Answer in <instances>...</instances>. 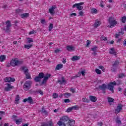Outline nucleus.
<instances>
[{
    "instance_id": "b1692460",
    "label": "nucleus",
    "mask_w": 126,
    "mask_h": 126,
    "mask_svg": "<svg viewBox=\"0 0 126 126\" xmlns=\"http://www.w3.org/2000/svg\"><path fill=\"white\" fill-rule=\"evenodd\" d=\"M63 66V64H58L56 66L55 68L56 70H60V69H61V68Z\"/></svg>"
},
{
    "instance_id": "f8f14e48",
    "label": "nucleus",
    "mask_w": 126,
    "mask_h": 126,
    "mask_svg": "<svg viewBox=\"0 0 126 126\" xmlns=\"http://www.w3.org/2000/svg\"><path fill=\"white\" fill-rule=\"evenodd\" d=\"M61 79L62 80H59L57 81V82L59 83L60 85H62V84H66V80H65V79L64 77H62Z\"/></svg>"
},
{
    "instance_id": "39448f33",
    "label": "nucleus",
    "mask_w": 126,
    "mask_h": 126,
    "mask_svg": "<svg viewBox=\"0 0 126 126\" xmlns=\"http://www.w3.org/2000/svg\"><path fill=\"white\" fill-rule=\"evenodd\" d=\"M6 28L3 29V30L6 32V33H9L10 32V27H11V23L10 21L8 20L6 22Z\"/></svg>"
},
{
    "instance_id": "7c9ffc66",
    "label": "nucleus",
    "mask_w": 126,
    "mask_h": 126,
    "mask_svg": "<svg viewBox=\"0 0 126 126\" xmlns=\"http://www.w3.org/2000/svg\"><path fill=\"white\" fill-rule=\"evenodd\" d=\"M25 75H26V79H32V78H31V75H30V73H29V72L27 73L26 74H25Z\"/></svg>"
},
{
    "instance_id": "20e7f679",
    "label": "nucleus",
    "mask_w": 126,
    "mask_h": 126,
    "mask_svg": "<svg viewBox=\"0 0 126 126\" xmlns=\"http://www.w3.org/2000/svg\"><path fill=\"white\" fill-rule=\"evenodd\" d=\"M32 81H27L25 82L24 85V89L25 91H28L30 88H31V85H32Z\"/></svg>"
},
{
    "instance_id": "5701e85b",
    "label": "nucleus",
    "mask_w": 126,
    "mask_h": 126,
    "mask_svg": "<svg viewBox=\"0 0 126 126\" xmlns=\"http://www.w3.org/2000/svg\"><path fill=\"white\" fill-rule=\"evenodd\" d=\"M6 60V56L5 55H1L0 56V62L2 63V62H4Z\"/></svg>"
},
{
    "instance_id": "e433bc0d",
    "label": "nucleus",
    "mask_w": 126,
    "mask_h": 126,
    "mask_svg": "<svg viewBox=\"0 0 126 126\" xmlns=\"http://www.w3.org/2000/svg\"><path fill=\"white\" fill-rule=\"evenodd\" d=\"M126 21V16H124L122 17L121 22H122V23H125Z\"/></svg>"
},
{
    "instance_id": "6ab92c4d",
    "label": "nucleus",
    "mask_w": 126,
    "mask_h": 126,
    "mask_svg": "<svg viewBox=\"0 0 126 126\" xmlns=\"http://www.w3.org/2000/svg\"><path fill=\"white\" fill-rule=\"evenodd\" d=\"M24 62L23 60H19L17 58L16 59V64L17 65V66L18 65H21V64H23Z\"/></svg>"
},
{
    "instance_id": "a211bd4d",
    "label": "nucleus",
    "mask_w": 126,
    "mask_h": 126,
    "mask_svg": "<svg viewBox=\"0 0 126 126\" xmlns=\"http://www.w3.org/2000/svg\"><path fill=\"white\" fill-rule=\"evenodd\" d=\"M72 7V8H75V7H76V8H77V9H78V10H82V9H83V6H78L77 5H73Z\"/></svg>"
},
{
    "instance_id": "5fc2aeb1",
    "label": "nucleus",
    "mask_w": 126,
    "mask_h": 126,
    "mask_svg": "<svg viewBox=\"0 0 126 126\" xmlns=\"http://www.w3.org/2000/svg\"><path fill=\"white\" fill-rule=\"evenodd\" d=\"M35 33H37L35 31H31L29 33V35H32V34H35Z\"/></svg>"
},
{
    "instance_id": "0e129e2a",
    "label": "nucleus",
    "mask_w": 126,
    "mask_h": 126,
    "mask_svg": "<svg viewBox=\"0 0 126 126\" xmlns=\"http://www.w3.org/2000/svg\"><path fill=\"white\" fill-rule=\"evenodd\" d=\"M84 13L82 11H81L79 12V15L80 16H83Z\"/></svg>"
},
{
    "instance_id": "864d4df0",
    "label": "nucleus",
    "mask_w": 126,
    "mask_h": 126,
    "mask_svg": "<svg viewBox=\"0 0 126 126\" xmlns=\"http://www.w3.org/2000/svg\"><path fill=\"white\" fill-rule=\"evenodd\" d=\"M91 44V41L89 40H88L87 41V44L86 45V47H89V44Z\"/></svg>"
},
{
    "instance_id": "de8ad7c7",
    "label": "nucleus",
    "mask_w": 126,
    "mask_h": 126,
    "mask_svg": "<svg viewBox=\"0 0 126 126\" xmlns=\"http://www.w3.org/2000/svg\"><path fill=\"white\" fill-rule=\"evenodd\" d=\"M97 9H96L95 8H92V10H91V12L92 13H97Z\"/></svg>"
},
{
    "instance_id": "c756f323",
    "label": "nucleus",
    "mask_w": 126,
    "mask_h": 126,
    "mask_svg": "<svg viewBox=\"0 0 126 126\" xmlns=\"http://www.w3.org/2000/svg\"><path fill=\"white\" fill-rule=\"evenodd\" d=\"M100 25H101V23H100V22L98 21L95 22V23L94 24V26L96 28H97V27H99Z\"/></svg>"
},
{
    "instance_id": "cd10ccee",
    "label": "nucleus",
    "mask_w": 126,
    "mask_h": 126,
    "mask_svg": "<svg viewBox=\"0 0 126 126\" xmlns=\"http://www.w3.org/2000/svg\"><path fill=\"white\" fill-rule=\"evenodd\" d=\"M33 46V45L32 44H29L28 45H24L25 49H27L28 50H29L31 48H32Z\"/></svg>"
},
{
    "instance_id": "2eb2a0df",
    "label": "nucleus",
    "mask_w": 126,
    "mask_h": 126,
    "mask_svg": "<svg viewBox=\"0 0 126 126\" xmlns=\"http://www.w3.org/2000/svg\"><path fill=\"white\" fill-rule=\"evenodd\" d=\"M21 69L23 70L24 74H26V73H28V72H29V69H28L26 66H22Z\"/></svg>"
},
{
    "instance_id": "4468645a",
    "label": "nucleus",
    "mask_w": 126,
    "mask_h": 126,
    "mask_svg": "<svg viewBox=\"0 0 126 126\" xmlns=\"http://www.w3.org/2000/svg\"><path fill=\"white\" fill-rule=\"evenodd\" d=\"M66 50L68 52H72L74 51L75 48L73 46L68 45L66 46Z\"/></svg>"
},
{
    "instance_id": "a19ab883",
    "label": "nucleus",
    "mask_w": 126,
    "mask_h": 126,
    "mask_svg": "<svg viewBox=\"0 0 126 126\" xmlns=\"http://www.w3.org/2000/svg\"><path fill=\"white\" fill-rule=\"evenodd\" d=\"M71 107H72V110H79V107H78V106L77 105L73 106H72Z\"/></svg>"
},
{
    "instance_id": "69168bd1",
    "label": "nucleus",
    "mask_w": 126,
    "mask_h": 126,
    "mask_svg": "<svg viewBox=\"0 0 126 126\" xmlns=\"http://www.w3.org/2000/svg\"><path fill=\"white\" fill-rule=\"evenodd\" d=\"M100 5L101 7H104V2L103 1H101Z\"/></svg>"
},
{
    "instance_id": "bb28decb",
    "label": "nucleus",
    "mask_w": 126,
    "mask_h": 126,
    "mask_svg": "<svg viewBox=\"0 0 126 126\" xmlns=\"http://www.w3.org/2000/svg\"><path fill=\"white\" fill-rule=\"evenodd\" d=\"M118 64H120V62H119L118 60H116L114 62V63L112 64V66L113 67H117Z\"/></svg>"
},
{
    "instance_id": "680f3d73",
    "label": "nucleus",
    "mask_w": 126,
    "mask_h": 126,
    "mask_svg": "<svg viewBox=\"0 0 126 126\" xmlns=\"http://www.w3.org/2000/svg\"><path fill=\"white\" fill-rule=\"evenodd\" d=\"M41 24H45L46 20L45 19L41 20Z\"/></svg>"
},
{
    "instance_id": "338daca9",
    "label": "nucleus",
    "mask_w": 126,
    "mask_h": 126,
    "mask_svg": "<svg viewBox=\"0 0 126 126\" xmlns=\"http://www.w3.org/2000/svg\"><path fill=\"white\" fill-rule=\"evenodd\" d=\"M71 17H72V16H76V13H72L70 15Z\"/></svg>"
},
{
    "instance_id": "c9c22d12",
    "label": "nucleus",
    "mask_w": 126,
    "mask_h": 126,
    "mask_svg": "<svg viewBox=\"0 0 126 126\" xmlns=\"http://www.w3.org/2000/svg\"><path fill=\"white\" fill-rule=\"evenodd\" d=\"M100 40L101 41H107V40H108V38L105 37V36L102 35L100 37Z\"/></svg>"
},
{
    "instance_id": "9d476101",
    "label": "nucleus",
    "mask_w": 126,
    "mask_h": 126,
    "mask_svg": "<svg viewBox=\"0 0 126 126\" xmlns=\"http://www.w3.org/2000/svg\"><path fill=\"white\" fill-rule=\"evenodd\" d=\"M6 85H7V87L4 88V91H6V92H8L14 88V87L11 86L10 84L7 83Z\"/></svg>"
},
{
    "instance_id": "ea45409f",
    "label": "nucleus",
    "mask_w": 126,
    "mask_h": 126,
    "mask_svg": "<svg viewBox=\"0 0 126 126\" xmlns=\"http://www.w3.org/2000/svg\"><path fill=\"white\" fill-rule=\"evenodd\" d=\"M126 76V74L124 73H121L118 75V78H123V77Z\"/></svg>"
},
{
    "instance_id": "a878e982",
    "label": "nucleus",
    "mask_w": 126,
    "mask_h": 126,
    "mask_svg": "<svg viewBox=\"0 0 126 126\" xmlns=\"http://www.w3.org/2000/svg\"><path fill=\"white\" fill-rule=\"evenodd\" d=\"M41 112L42 114H44L46 115H49V112L45 110V107H44V106L42 107Z\"/></svg>"
},
{
    "instance_id": "052dcab7",
    "label": "nucleus",
    "mask_w": 126,
    "mask_h": 126,
    "mask_svg": "<svg viewBox=\"0 0 126 126\" xmlns=\"http://www.w3.org/2000/svg\"><path fill=\"white\" fill-rule=\"evenodd\" d=\"M64 102L65 103H69V102H70V99H65L64 100Z\"/></svg>"
},
{
    "instance_id": "603ef678",
    "label": "nucleus",
    "mask_w": 126,
    "mask_h": 126,
    "mask_svg": "<svg viewBox=\"0 0 126 126\" xmlns=\"http://www.w3.org/2000/svg\"><path fill=\"white\" fill-rule=\"evenodd\" d=\"M71 111H72V107H69L66 110V112L67 113H69V112H71Z\"/></svg>"
},
{
    "instance_id": "774afa93",
    "label": "nucleus",
    "mask_w": 126,
    "mask_h": 126,
    "mask_svg": "<svg viewBox=\"0 0 126 126\" xmlns=\"http://www.w3.org/2000/svg\"><path fill=\"white\" fill-rule=\"evenodd\" d=\"M116 123L117 124H122V121H121V120H119V119H117V120H116Z\"/></svg>"
},
{
    "instance_id": "423d86ee",
    "label": "nucleus",
    "mask_w": 126,
    "mask_h": 126,
    "mask_svg": "<svg viewBox=\"0 0 126 126\" xmlns=\"http://www.w3.org/2000/svg\"><path fill=\"white\" fill-rule=\"evenodd\" d=\"M113 85H117V82L115 81L110 82V84L108 85L107 89H109V90H110L112 93H114L115 91H114V86Z\"/></svg>"
},
{
    "instance_id": "e2e57ef3",
    "label": "nucleus",
    "mask_w": 126,
    "mask_h": 126,
    "mask_svg": "<svg viewBox=\"0 0 126 126\" xmlns=\"http://www.w3.org/2000/svg\"><path fill=\"white\" fill-rule=\"evenodd\" d=\"M15 11H16V13H20V12H21V9H16Z\"/></svg>"
},
{
    "instance_id": "c03bdc74",
    "label": "nucleus",
    "mask_w": 126,
    "mask_h": 126,
    "mask_svg": "<svg viewBox=\"0 0 126 126\" xmlns=\"http://www.w3.org/2000/svg\"><path fill=\"white\" fill-rule=\"evenodd\" d=\"M98 68H99V69H101V70L103 72H105V68L104 67V66L100 65L99 66H98Z\"/></svg>"
},
{
    "instance_id": "4c0bfd02",
    "label": "nucleus",
    "mask_w": 126,
    "mask_h": 126,
    "mask_svg": "<svg viewBox=\"0 0 126 126\" xmlns=\"http://www.w3.org/2000/svg\"><path fill=\"white\" fill-rule=\"evenodd\" d=\"M4 81H5V82L10 83V77H6V78H5L4 79Z\"/></svg>"
},
{
    "instance_id": "0eeeda50",
    "label": "nucleus",
    "mask_w": 126,
    "mask_h": 126,
    "mask_svg": "<svg viewBox=\"0 0 126 126\" xmlns=\"http://www.w3.org/2000/svg\"><path fill=\"white\" fill-rule=\"evenodd\" d=\"M123 105L122 104L119 103L117 107V109H116L115 110V113L119 114V113H120V112H121L122 110H123Z\"/></svg>"
},
{
    "instance_id": "58836bf2",
    "label": "nucleus",
    "mask_w": 126,
    "mask_h": 126,
    "mask_svg": "<svg viewBox=\"0 0 126 126\" xmlns=\"http://www.w3.org/2000/svg\"><path fill=\"white\" fill-rule=\"evenodd\" d=\"M82 101H83V102H85L86 103H89V102H90V100H89V99L86 98H83L82 99Z\"/></svg>"
},
{
    "instance_id": "49530a36",
    "label": "nucleus",
    "mask_w": 126,
    "mask_h": 126,
    "mask_svg": "<svg viewBox=\"0 0 126 126\" xmlns=\"http://www.w3.org/2000/svg\"><path fill=\"white\" fill-rule=\"evenodd\" d=\"M31 94H32V95H37V90L36 91H31Z\"/></svg>"
},
{
    "instance_id": "13d9d810",
    "label": "nucleus",
    "mask_w": 126,
    "mask_h": 126,
    "mask_svg": "<svg viewBox=\"0 0 126 126\" xmlns=\"http://www.w3.org/2000/svg\"><path fill=\"white\" fill-rule=\"evenodd\" d=\"M111 70L112 72H116L117 71V68L112 67L111 68Z\"/></svg>"
},
{
    "instance_id": "8fccbe9b",
    "label": "nucleus",
    "mask_w": 126,
    "mask_h": 126,
    "mask_svg": "<svg viewBox=\"0 0 126 126\" xmlns=\"http://www.w3.org/2000/svg\"><path fill=\"white\" fill-rule=\"evenodd\" d=\"M83 4H84V2H80L78 3H75L74 4H73V5H78V6H81V5H83Z\"/></svg>"
},
{
    "instance_id": "aec40b11",
    "label": "nucleus",
    "mask_w": 126,
    "mask_h": 126,
    "mask_svg": "<svg viewBox=\"0 0 126 126\" xmlns=\"http://www.w3.org/2000/svg\"><path fill=\"white\" fill-rule=\"evenodd\" d=\"M71 61H78L80 60V56H74L72 57V58L71 59Z\"/></svg>"
},
{
    "instance_id": "7ed1b4c3",
    "label": "nucleus",
    "mask_w": 126,
    "mask_h": 126,
    "mask_svg": "<svg viewBox=\"0 0 126 126\" xmlns=\"http://www.w3.org/2000/svg\"><path fill=\"white\" fill-rule=\"evenodd\" d=\"M108 22L110 25L109 28H113V27H114L115 25H117V23H118V22L115 20V18L113 17H109Z\"/></svg>"
},
{
    "instance_id": "f704fd0d",
    "label": "nucleus",
    "mask_w": 126,
    "mask_h": 126,
    "mask_svg": "<svg viewBox=\"0 0 126 126\" xmlns=\"http://www.w3.org/2000/svg\"><path fill=\"white\" fill-rule=\"evenodd\" d=\"M36 94H40V95H44V92H43L41 90H36Z\"/></svg>"
},
{
    "instance_id": "f3484780",
    "label": "nucleus",
    "mask_w": 126,
    "mask_h": 126,
    "mask_svg": "<svg viewBox=\"0 0 126 126\" xmlns=\"http://www.w3.org/2000/svg\"><path fill=\"white\" fill-rule=\"evenodd\" d=\"M98 88H99V89H101V90H106V89H107V87L106 84H103L102 85H99L98 86Z\"/></svg>"
},
{
    "instance_id": "a18cd8bd",
    "label": "nucleus",
    "mask_w": 126,
    "mask_h": 126,
    "mask_svg": "<svg viewBox=\"0 0 126 126\" xmlns=\"http://www.w3.org/2000/svg\"><path fill=\"white\" fill-rule=\"evenodd\" d=\"M53 97L54 99H57L59 97V94L57 93H54L53 94Z\"/></svg>"
},
{
    "instance_id": "f03ea898",
    "label": "nucleus",
    "mask_w": 126,
    "mask_h": 126,
    "mask_svg": "<svg viewBox=\"0 0 126 126\" xmlns=\"http://www.w3.org/2000/svg\"><path fill=\"white\" fill-rule=\"evenodd\" d=\"M57 124L59 126H67L70 124L72 125V126H73V125H74V120H69V118L67 116H63Z\"/></svg>"
},
{
    "instance_id": "6e6552de",
    "label": "nucleus",
    "mask_w": 126,
    "mask_h": 126,
    "mask_svg": "<svg viewBox=\"0 0 126 126\" xmlns=\"http://www.w3.org/2000/svg\"><path fill=\"white\" fill-rule=\"evenodd\" d=\"M40 126H54V123L52 121L47 122H42Z\"/></svg>"
},
{
    "instance_id": "dca6fc26",
    "label": "nucleus",
    "mask_w": 126,
    "mask_h": 126,
    "mask_svg": "<svg viewBox=\"0 0 126 126\" xmlns=\"http://www.w3.org/2000/svg\"><path fill=\"white\" fill-rule=\"evenodd\" d=\"M109 54H110V55H114V56H117V52H116V51L115 50V48H110Z\"/></svg>"
},
{
    "instance_id": "4d7b16f0",
    "label": "nucleus",
    "mask_w": 126,
    "mask_h": 126,
    "mask_svg": "<svg viewBox=\"0 0 126 126\" xmlns=\"http://www.w3.org/2000/svg\"><path fill=\"white\" fill-rule=\"evenodd\" d=\"M81 74H82V76H85V70H82L80 72Z\"/></svg>"
},
{
    "instance_id": "6e6d98bb",
    "label": "nucleus",
    "mask_w": 126,
    "mask_h": 126,
    "mask_svg": "<svg viewBox=\"0 0 126 126\" xmlns=\"http://www.w3.org/2000/svg\"><path fill=\"white\" fill-rule=\"evenodd\" d=\"M10 82H14L15 81V79L14 78L10 77Z\"/></svg>"
},
{
    "instance_id": "09e8293b",
    "label": "nucleus",
    "mask_w": 126,
    "mask_h": 126,
    "mask_svg": "<svg viewBox=\"0 0 126 126\" xmlns=\"http://www.w3.org/2000/svg\"><path fill=\"white\" fill-rule=\"evenodd\" d=\"M97 48H98V47L97 46H94L93 48H91L92 51H93V52H97Z\"/></svg>"
},
{
    "instance_id": "f257e3e1",
    "label": "nucleus",
    "mask_w": 126,
    "mask_h": 126,
    "mask_svg": "<svg viewBox=\"0 0 126 126\" xmlns=\"http://www.w3.org/2000/svg\"><path fill=\"white\" fill-rule=\"evenodd\" d=\"M52 76L51 74L47 73L46 75L43 72H40L37 76H35L34 80L35 82H41V79H43L41 83L39 84L40 86H42L47 83L48 79Z\"/></svg>"
},
{
    "instance_id": "412c9836",
    "label": "nucleus",
    "mask_w": 126,
    "mask_h": 126,
    "mask_svg": "<svg viewBox=\"0 0 126 126\" xmlns=\"http://www.w3.org/2000/svg\"><path fill=\"white\" fill-rule=\"evenodd\" d=\"M29 13H25L23 14H21L20 16L21 18H27L28 17H29Z\"/></svg>"
},
{
    "instance_id": "393cba45",
    "label": "nucleus",
    "mask_w": 126,
    "mask_h": 126,
    "mask_svg": "<svg viewBox=\"0 0 126 126\" xmlns=\"http://www.w3.org/2000/svg\"><path fill=\"white\" fill-rule=\"evenodd\" d=\"M107 99L108 103H110V105H112V103H115V99H114V98L111 97H108Z\"/></svg>"
},
{
    "instance_id": "ddd939ff",
    "label": "nucleus",
    "mask_w": 126,
    "mask_h": 126,
    "mask_svg": "<svg viewBox=\"0 0 126 126\" xmlns=\"http://www.w3.org/2000/svg\"><path fill=\"white\" fill-rule=\"evenodd\" d=\"M57 8V6H53L51 8L49 9V13L51 14V15H55V9Z\"/></svg>"
},
{
    "instance_id": "473e14b6",
    "label": "nucleus",
    "mask_w": 126,
    "mask_h": 126,
    "mask_svg": "<svg viewBox=\"0 0 126 126\" xmlns=\"http://www.w3.org/2000/svg\"><path fill=\"white\" fill-rule=\"evenodd\" d=\"M19 99H20V97L18 94H17L15 99L16 104H18V101H19Z\"/></svg>"
},
{
    "instance_id": "c85d7f7f",
    "label": "nucleus",
    "mask_w": 126,
    "mask_h": 126,
    "mask_svg": "<svg viewBox=\"0 0 126 126\" xmlns=\"http://www.w3.org/2000/svg\"><path fill=\"white\" fill-rule=\"evenodd\" d=\"M63 96H64V98H68V97H70L71 96V94L69 93H65L63 94Z\"/></svg>"
},
{
    "instance_id": "9b49d317",
    "label": "nucleus",
    "mask_w": 126,
    "mask_h": 126,
    "mask_svg": "<svg viewBox=\"0 0 126 126\" xmlns=\"http://www.w3.org/2000/svg\"><path fill=\"white\" fill-rule=\"evenodd\" d=\"M16 60H17L16 58H14L12 59V60L10 62V64L11 66H13V67L17 66V65L16 64Z\"/></svg>"
},
{
    "instance_id": "37998d69",
    "label": "nucleus",
    "mask_w": 126,
    "mask_h": 126,
    "mask_svg": "<svg viewBox=\"0 0 126 126\" xmlns=\"http://www.w3.org/2000/svg\"><path fill=\"white\" fill-rule=\"evenodd\" d=\"M95 72L97 74H101V73H102V71L99 69H95Z\"/></svg>"
},
{
    "instance_id": "2f4dec72",
    "label": "nucleus",
    "mask_w": 126,
    "mask_h": 126,
    "mask_svg": "<svg viewBox=\"0 0 126 126\" xmlns=\"http://www.w3.org/2000/svg\"><path fill=\"white\" fill-rule=\"evenodd\" d=\"M22 123V119L15 120V123L16 125H20Z\"/></svg>"
},
{
    "instance_id": "72a5a7b5",
    "label": "nucleus",
    "mask_w": 126,
    "mask_h": 126,
    "mask_svg": "<svg viewBox=\"0 0 126 126\" xmlns=\"http://www.w3.org/2000/svg\"><path fill=\"white\" fill-rule=\"evenodd\" d=\"M116 84L117 86L121 85V84H123V81L122 80H118L116 81Z\"/></svg>"
},
{
    "instance_id": "bf43d9fd",
    "label": "nucleus",
    "mask_w": 126,
    "mask_h": 126,
    "mask_svg": "<svg viewBox=\"0 0 126 126\" xmlns=\"http://www.w3.org/2000/svg\"><path fill=\"white\" fill-rule=\"evenodd\" d=\"M70 91L71 92H72L73 93H75V89H73V88H71L70 89Z\"/></svg>"
},
{
    "instance_id": "79ce46f5",
    "label": "nucleus",
    "mask_w": 126,
    "mask_h": 126,
    "mask_svg": "<svg viewBox=\"0 0 126 126\" xmlns=\"http://www.w3.org/2000/svg\"><path fill=\"white\" fill-rule=\"evenodd\" d=\"M49 31L51 32L52 31V29L54 28V24H50V25L49 26Z\"/></svg>"
},
{
    "instance_id": "4be33fe9",
    "label": "nucleus",
    "mask_w": 126,
    "mask_h": 126,
    "mask_svg": "<svg viewBox=\"0 0 126 126\" xmlns=\"http://www.w3.org/2000/svg\"><path fill=\"white\" fill-rule=\"evenodd\" d=\"M90 100L92 102H96V101H97V97H96V96L91 95L90 96Z\"/></svg>"
},
{
    "instance_id": "3c124183",
    "label": "nucleus",
    "mask_w": 126,
    "mask_h": 126,
    "mask_svg": "<svg viewBox=\"0 0 126 126\" xmlns=\"http://www.w3.org/2000/svg\"><path fill=\"white\" fill-rule=\"evenodd\" d=\"M32 42H33V39H32V38H28V43L29 44H30V43H32Z\"/></svg>"
},
{
    "instance_id": "1a4fd4ad",
    "label": "nucleus",
    "mask_w": 126,
    "mask_h": 126,
    "mask_svg": "<svg viewBox=\"0 0 126 126\" xmlns=\"http://www.w3.org/2000/svg\"><path fill=\"white\" fill-rule=\"evenodd\" d=\"M23 102H24V103H26V102H28V103H29V104H34L33 99L31 96L29 97L28 98L24 99Z\"/></svg>"
}]
</instances>
